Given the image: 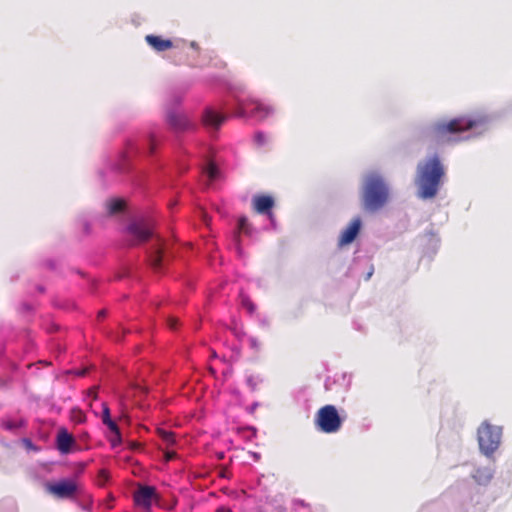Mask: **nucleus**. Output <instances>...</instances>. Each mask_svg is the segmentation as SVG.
I'll list each match as a JSON object with an SVG mask.
<instances>
[{
    "instance_id": "obj_5",
    "label": "nucleus",
    "mask_w": 512,
    "mask_h": 512,
    "mask_svg": "<svg viewBox=\"0 0 512 512\" xmlns=\"http://www.w3.org/2000/svg\"><path fill=\"white\" fill-rule=\"evenodd\" d=\"M342 424L343 419L334 405L328 404L321 407L314 417V425L317 430L326 434L337 433Z\"/></svg>"
},
{
    "instance_id": "obj_9",
    "label": "nucleus",
    "mask_w": 512,
    "mask_h": 512,
    "mask_svg": "<svg viewBox=\"0 0 512 512\" xmlns=\"http://www.w3.org/2000/svg\"><path fill=\"white\" fill-rule=\"evenodd\" d=\"M158 499L155 487L139 485L134 492V503L145 510H150L152 503Z\"/></svg>"
},
{
    "instance_id": "obj_15",
    "label": "nucleus",
    "mask_w": 512,
    "mask_h": 512,
    "mask_svg": "<svg viewBox=\"0 0 512 512\" xmlns=\"http://www.w3.org/2000/svg\"><path fill=\"white\" fill-rule=\"evenodd\" d=\"M240 233H244L246 235H251L252 233L251 225L245 216L240 217L238 220V231L235 234V241L237 244L240 242Z\"/></svg>"
},
{
    "instance_id": "obj_26",
    "label": "nucleus",
    "mask_w": 512,
    "mask_h": 512,
    "mask_svg": "<svg viewBox=\"0 0 512 512\" xmlns=\"http://www.w3.org/2000/svg\"><path fill=\"white\" fill-rule=\"evenodd\" d=\"M243 305H244L245 307H247V309H248L249 311H251V312H252V311H254V309H255L254 304H253L250 300H248V299H244V300H243Z\"/></svg>"
},
{
    "instance_id": "obj_22",
    "label": "nucleus",
    "mask_w": 512,
    "mask_h": 512,
    "mask_svg": "<svg viewBox=\"0 0 512 512\" xmlns=\"http://www.w3.org/2000/svg\"><path fill=\"white\" fill-rule=\"evenodd\" d=\"M206 174L210 181H213L217 178L218 175V169L214 163H209V165L206 168Z\"/></svg>"
},
{
    "instance_id": "obj_2",
    "label": "nucleus",
    "mask_w": 512,
    "mask_h": 512,
    "mask_svg": "<svg viewBox=\"0 0 512 512\" xmlns=\"http://www.w3.org/2000/svg\"><path fill=\"white\" fill-rule=\"evenodd\" d=\"M445 175L444 167L438 156H433L417 166L418 195L422 199H431L438 193L441 180Z\"/></svg>"
},
{
    "instance_id": "obj_33",
    "label": "nucleus",
    "mask_w": 512,
    "mask_h": 512,
    "mask_svg": "<svg viewBox=\"0 0 512 512\" xmlns=\"http://www.w3.org/2000/svg\"><path fill=\"white\" fill-rule=\"evenodd\" d=\"M218 512H230V510L226 508H220Z\"/></svg>"
},
{
    "instance_id": "obj_29",
    "label": "nucleus",
    "mask_w": 512,
    "mask_h": 512,
    "mask_svg": "<svg viewBox=\"0 0 512 512\" xmlns=\"http://www.w3.org/2000/svg\"><path fill=\"white\" fill-rule=\"evenodd\" d=\"M110 442H111V445L113 447H115V446H117V445H119L121 443V442L117 441V436L116 435H114V437L110 439Z\"/></svg>"
},
{
    "instance_id": "obj_1",
    "label": "nucleus",
    "mask_w": 512,
    "mask_h": 512,
    "mask_svg": "<svg viewBox=\"0 0 512 512\" xmlns=\"http://www.w3.org/2000/svg\"><path fill=\"white\" fill-rule=\"evenodd\" d=\"M126 230L135 239L131 242V246L145 243L151 238L154 239L153 245L147 252L148 261L155 271H160L165 261L167 243L162 237L154 235L152 224L146 220H136L131 222Z\"/></svg>"
},
{
    "instance_id": "obj_6",
    "label": "nucleus",
    "mask_w": 512,
    "mask_h": 512,
    "mask_svg": "<svg viewBox=\"0 0 512 512\" xmlns=\"http://www.w3.org/2000/svg\"><path fill=\"white\" fill-rule=\"evenodd\" d=\"M502 429L484 421L478 428V443L485 455L493 454L499 447Z\"/></svg>"
},
{
    "instance_id": "obj_20",
    "label": "nucleus",
    "mask_w": 512,
    "mask_h": 512,
    "mask_svg": "<svg viewBox=\"0 0 512 512\" xmlns=\"http://www.w3.org/2000/svg\"><path fill=\"white\" fill-rule=\"evenodd\" d=\"M22 425H23L22 421L17 422V421H12V420H5L2 422V427L9 431L16 430L19 427H21Z\"/></svg>"
},
{
    "instance_id": "obj_34",
    "label": "nucleus",
    "mask_w": 512,
    "mask_h": 512,
    "mask_svg": "<svg viewBox=\"0 0 512 512\" xmlns=\"http://www.w3.org/2000/svg\"><path fill=\"white\" fill-rule=\"evenodd\" d=\"M85 373H86V371H85V370H83L82 372H80V373H79V375H80V376H83V375H85Z\"/></svg>"
},
{
    "instance_id": "obj_24",
    "label": "nucleus",
    "mask_w": 512,
    "mask_h": 512,
    "mask_svg": "<svg viewBox=\"0 0 512 512\" xmlns=\"http://www.w3.org/2000/svg\"><path fill=\"white\" fill-rule=\"evenodd\" d=\"M178 323H179V321H178V319L176 317L170 316L167 319V325L172 330H175L178 327Z\"/></svg>"
},
{
    "instance_id": "obj_38",
    "label": "nucleus",
    "mask_w": 512,
    "mask_h": 512,
    "mask_svg": "<svg viewBox=\"0 0 512 512\" xmlns=\"http://www.w3.org/2000/svg\"><path fill=\"white\" fill-rule=\"evenodd\" d=\"M30 444H31V441L27 440V446H30Z\"/></svg>"
},
{
    "instance_id": "obj_18",
    "label": "nucleus",
    "mask_w": 512,
    "mask_h": 512,
    "mask_svg": "<svg viewBox=\"0 0 512 512\" xmlns=\"http://www.w3.org/2000/svg\"><path fill=\"white\" fill-rule=\"evenodd\" d=\"M157 433L159 437L167 444L172 445L175 443V434L171 431H167L164 429H158Z\"/></svg>"
},
{
    "instance_id": "obj_35",
    "label": "nucleus",
    "mask_w": 512,
    "mask_h": 512,
    "mask_svg": "<svg viewBox=\"0 0 512 512\" xmlns=\"http://www.w3.org/2000/svg\"><path fill=\"white\" fill-rule=\"evenodd\" d=\"M371 275H372V271L368 273L367 279H369L371 277Z\"/></svg>"
},
{
    "instance_id": "obj_17",
    "label": "nucleus",
    "mask_w": 512,
    "mask_h": 512,
    "mask_svg": "<svg viewBox=\"0 0 512 512\" xmlns=\"http://www.w3.org/2000/svg\"><path fill=\"white\" fill-rule=\"evenodd\" d=\"M124 205H125V203L121 199L111 200L108 203V212H109V214H116V213L121 212L124 209Z\"/></svg>"
},
{
    "instance_id": "obj_27",
    "label": "nucleus",
    "mask_w": 512,
    "mask_h": 512,
    "mask_svg": "<svg viewBox=\"0 0 512 512\" xmlns=\"http://www.w3.org/2000/svg\"><path fill=\"white\" fill-rule=\"evenodd\" d=\"M88 396L93 400L97 399V387H92L88 390Z\"/></svg>"
},
{
    "instance_id": "obj_36",
    "label": "nucleus",
    "mask_w": 512,
    "mask_h": 512,
    "mask_svg": "<svg viewBox=\"0 0 512 512\" xmlns=\"http://www.w3.org/2000/svg\"><path fill=\"white\" fill-rule=\"evenodd\" d=\"M30 444H31V441L27 440V446H30Z\"/></svg>"
},
{
    "instance_id": "obj_30",
    "label": "nucleus",
    "mask_w": 512,
    "mask_h": 512,
    "mask_svg": "<svg viewBox=\"0 0 512 512\" xmlns=\"http://www.w3.org/2000/svg\"><path fill=\"white\" fill-rule=\"evenodd\" d=\"M155 149V140L153 137L150 139V152L153 153Z\"/></svg>"
},
{
    "instance_id": "obj_23",
    "label": "nucleus",
    "mask_w": 512,
    "mask_h": 512,
    "mask_svg": "<svg viewBox=\"0 0 512 512\" xmlns=\"http://www.w3.org/2000/svg\"><path fill=\"white\" fill-rule=\"evenodd\" d=\"M109 420H112L110 416V409L107 403H102V422L103 424H106Z\"/></svg>"
},
{
    "instance_id": "obj_19",
    "label": "nucleus",
    "mask_w": 512,
    "mask_h": 512,
    "mask_svg": "<svg viewBox=\"0 0 512 512\" xmlns=\"http://www.w3.org/2000/svg\"><path fill=\"white\" fill-rule=\"evenodd\" d=\"M85 414L78 408L71 410V419L76 423H82L85 421Z\"/></svg>"
},
{
    "instance_id": "obj_16",
    "label": "nucleus",
    "mask_w": 512,
    "mask_h": 512,
    "mask_svg": "<svg viewBox=\"0 0 512 512\" xmlns=\"http://www.w3.org/2000/svg\"><path fill=\"white\" fill-rule=\"evenodd\" d=\"M270 111L271 109L269 107H266L260 103H257L254 108L249 110L251 115L259 117L260 119L265 118L270 113Z\"/></svg>"
},
{
    "instance_id": "obj_12",
    "label": "nucleus",
    "mask_w": 512,
    "mask_h": 512,
    "mask_svg": "<svg viewBox=\"0 0 512 512\" xmlns=\"http://www.w3.org/2000/svg\"><path fill=\"white\" fill-rule=\"evenodd\" d=\"M225 120L226 116L217 113L212 108H207L202 116L203 124L214 130H218Z\"/></svg>"
},
{
    "instance_id": "obj_13",
    "label": "nucleus",
    "mask_w": 512,
    "mask_h": 512,
    "mask_svg": "<svg viewBox=\"0 0 512 512\" xmlns=\"http://www.w3.org/2000/svg\"><path fill=\"white\" fill-rule=\"evenodd\" d=\"M75 444V439L72 434L67 430L61 429L56 438V447L62 454H68L72 446Z\"/></svg>"
},
{
    "instance_id": "obj_8",
    "label": "nucleus",
    "mask_w": 512,
    "mask_h": 512,
    "mask_svg": "<svg viewBox=\"0 0 512 512\" xmlns=\"http://www.w3.org/2000/svg\"><path fill=\"white\" fill-rule=\"evenodd\" d=\"M166 122L170 129L177 133L189 131L194 127V123L188 115L177 110H169L166 113Z\"/></svg>"
},
{
    "instance_id": "obj_31",
    "label": "nucleus",
    "mask_w": 512,
    "mask_h": 512,
    "mask_svg": "<svg viewBox=\"0 0 512 512\" xmlns=\"http://www.w3.org/2000/svg\"><path fill=\"white\" fill-rule=\"evenodd\" d=\"M138 447H139V444H138V443H136V442H131V443H130V448H131V449H133V450H134V449H137Z\"/></svg>"
},
{
    "instance_id": "obj_10",
    "label": "nucleus",
    "mask_w": 512,
    "mask_h": 512,
    "mask_svg": "<svg viewBox=\"0 0 512 512\" xmlns=\"http://www.w3.org/2000/svg\"><path fill=\"white\" fill-rule=\"evenodd\" d=\"M361 219L359 217L354 218L349 225L342 231L338 245L346 246L352 243L360 232Z\"/></svg>"
},
{
    "instance_id": "obj_37",
    "label": "nucleus",
    "mask_w": 512,
    "mask_h": 512,
    "mask_svg": "<svg viewBox=\"0 0 512 512\" xmlns=\"http://www.w3.org/2000/svg\"><path fill=\"white\" fill-rule=\"evenodd\" d=\"M30 444H31V441L27 440V446H30Z\"/></svg>"
},
{
    "instance_id": "obj_28",
    "label": "nucleus",
    "mask_w": 512,
    "mask_h": 512,
    "mask_svg": "<svg viewBox=\"0 0 512 512\" xmlns=\"http://www.w3.org/2000/svg\"><path fill=\"white\" fill-rule=\"evenodd\" d=\"M176 453L174 451H166L165 452V459L166 461H170L172 459H174Z\"/></svg>"
},
{
    "instance_id": "obj_21",
    "label": "nucleus",
    "mask_w": 512,
    "mask_h": 512,
    "mask_svg": "<svg viewBox=\"0 0 512 512\" xmlns=\"http://www.w3.org/2000/svg\"><path fill=\"white\" fill-rule=\"evenodd\" d=\"M105 425L109 428V430H110L114 435H116V436H117V441H118V442H121V441H122L121 433H120V429H119L118 425L116 424V422H115V421H113V420H109V422H108V423H106Z\"/></svg>"
},
{
    "instance_id": "obj_3",
    "label": "nucleus",
    "mask_w": 512,
    "mask_h": 512,
    "mask_svg": "<svg viewBox=\"0 0 512 512\" xmlns=\"http://www.w3.org/2000/svg\"><path fill=\"white\" fill-rule=\"evenodd\" d=\"M482 119H470L465 116L451 119L450 121H439L434 123L428 130V137L437 143L451 140V135L468 131L481 125Z\"/></svg>"
},
{
    "instance_id": "obj_25",
    "label": "nucleus",
    "mask_w": 512,
    "mask_h": 512,
    "mask_svg": "<svg viewBox=\"0 0 512 512\" xmlns=\"http://www.w3.org/2000/svg\"><path fill=\"white\" fill-rule=\"evenodd\" d=\"M255 140L258 144H264L265 143V135L261 132H258L255 134Z\"/></svg>"
},
{
    "instance_id": "obj_11",
    "label": "nucleus",
    "mask_w": 512,
    "mask_h": 512,
    "mask_svg": "<svg viewBox=\"0 0 512 512\" xmlns=\"http://www.w3.org/2000/svg\"><path fill=\"white\" fill-rule=\"evenodd\" d=\"M274 199L269 195L259 194L252 199V206L258 214H265L272 217V208L274 207Z\"/></svg>"
},
{
    "instance_id": "obj_4",
    "label": "nucleus",
    "mask_w": 512,
    "mask_h": 512,
    "mask_svg": "<svg viewBox=\"0 0 512 512\" xmlns=\"http://www.w3.org/2000/svg\"><path fill=\"white\" fill-rule=\"evenodd\" d=\"M389 191L383 178L372 173L367 176L363 190V208L366 211H377L385 205L388 200Z\"/></svg>"
},
{
    "instance_id": "obj_14",
    "label": "nucleus",
    "mask_w": 512,
    "mask_h": 512,
    "mask_svg": "<svg viewBox=\"0 0 512 512\" xmlns=\"http://www.w3.org/2000/svg\"><path fill=\"white\" fill-rule=\"evenodd\" d=\"M145 41L156 52H163L174 47V43L169 39H164L161 36L149 34L145 36Z\"/></svg>"
},
{
    "instance_id": "obj_32",
    "label": "nucleus",
    "mask_w": 512,
    "mask_h": 512,
    "mask_svg": "<svg viewBox=\"0 0 512 512\" xmlns=\"http://www.w3.org/2000/svg\"><path fill=\"white\" fill-rule=\"evenodd\" d=\"M105 315H106V311L105 310H101L98 313V317H104Z\"/></svg>"
},
{
    "instance_id": "obj_7",
    "label": "nucleus",
    "mask_w": 512,
    "mask_h": 512,
    "mask_svg": "<svg viewBox=\"0 0 512 512\" xmlns=\"http://www.w3.org/2000/svg\"><path fill=\"white\" fill-rule=\"evenodd\" d=\"M45 489L57 499H72L77 493L78 486L73 479H63L55 483H46Z\"/></svg>"
}]
</instances>
